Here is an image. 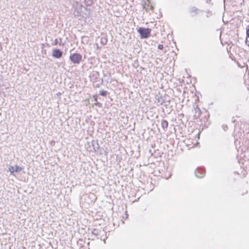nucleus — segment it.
<instances>
[{
  "label": "nucleus",
  "instance_id": "0eeeda50",
  "mask_svg": "<svg viewBox=\"0 0 249 249\" xmlns=\"http://www.w3.org/2000/svg\"><path fill=\"white\" fill-rule=\"evenodd\" d=\"M85 4L87 6H90L93 3L92 0H84Z\"/></svg>",
  "mask_w": 249,
  "mask_h": 249
},
{
  "label": "nucleus",
  "instance_id": "20e7f679",
  "mask_svg": "<svg viewBox=\"0 0 249 249\" xmlns=\"http://www.w3.org/2000/svg\"><path fill=\"white\" fill-rule=\"evenodd\" d=\"M10 172L11 174H13L14 172H18L21 171L22 168L18 167V165L14 166H10L9 168Z\"/></svg>",
  "mask_w": 249,
  "mask_h": 249
},
{
  "label": "nucleus",
  "instance_id": "9d476101",
  "mask_svg": "<svg viewBox=\"0 0 249 249\" xmlns=\"http://www.w3.org/2000/svg\"><path fill=\"white\" fill-rule=\"evenodd\" d=\"M158 48L160 50H162L163 48V46L162 44H159L158 46Z\"/></svg>",
  "mask_w": 249,
  "mask_h": 249
},
{
  "label": "nucleus",
  "instance_id": "423d86ee",
  "mask_svg": "<svg viewBox=\"0 0 249 249\" xmlns=\"http://www.w3.org/2000/svg\"><path fill=\"white\" fill-rule=\"evenodd\" d=\"M161 125L162 128L164 130H165L167 128V127L168 126V123L166 120H163L161 121Z\"/></svg>",
  "mask_w": 249,
  "mask_h": 249
},
{
  "label": "nucleus",
  "instance_id": "39448f33",
  "mask_svg": "<svg viewBox=\"0 0 249 249\" xmlns=\"http://www.w3.org/2000/svg\"><path fill=\"white\" fill-rule=\"evenodd\" d=\"M190 11L191 14H199L200 10L195 7H192L190 8Z\"/></svg>",
  "mask_w": 249,
  "mask_h": 249
},
{
  "label": "nucleus",
  "instance_id": "f8f14e48",
  "mask_svg": "<svg viewBox=\"0 0 249 249\" xmlns=\"http://www.w3.org/2000/svg\"><path fill=\"white\" fill-rule=\"evenodd\" d=\"M196 176L198 178H201V177H202V176H199V175H197V172H196Z\"/></svg>",
  "mask_w": 249,
  "mask_h": 249
},
{
  "label": "nucleus",
  "instance_id": "f03ea898",
  "mask_svg": "<svg viewBox=\"0 0 249 249\" xmlns=\"http://www.w3.org/2000/svg\"><path fill=\"white\" fill-rule=\"evenodd\" d=\"M138 32L140 34L141 38H146L149 36L151 30L148 28H140Z\"/></svg>",
  "mask_w": 249,
  "mask_h": 249
},
{
  "label": "nucleus",
  "instance_id": "f257e3e1",
  "mask_svg": "<svg viewBox=\"0 0 249 249\" xmlns=\"http://www.w3.org/2000/svg\"><path fill=\"white\" fill-rule=\"evenodd\" d=\"M69 58L73 64H78L82 61V56L80 53H73L70 54Z\"/></svg>",
  "mask_w": 249,
  "mask_h": 249
},
{
  "label": "nucleus",
  "instance_id": "9b49d317",
  "mask_svg": "<svg viewBox=\"0 0 249 249\" xmlns=\"http://www.w3.org/2000/svg\"><path fill=\"white\" fill-rule=\"evenodd\" d=\"M93 97H94V99H95V101L96 102H97V96H96V95H94V96H93Z\"/></svg>",
  "mask_w": 249,
  "mask_h": 249
},
{
  "label": "nucleus",
  "instance_id": "6e6552de",
  "mask_svg": "<svg viewBox=\"0 0 249 249\" xmlns=\"http://www.w3.org/2000/svg\"><path fill=\"white\" fill-rule=\"evenodd\" d=\"M107 94V91L106 90H101L100 91V95L103 96H106Z\"/></svg>",
  "mask_w": 249,
  "mask_h": 249
},
{
  "label": "nucleus",
  "instance_id": "1a4fd4ad",
  "mask_svg": "<svg viewBox=\"0 0 249 249\" xmlns=\"http://www.w3.org/2000/svg\"><path fill=\"white\" fill-rule=\"evenodd\" d=\"M94 105L96 106H98L99 107H102V104L101 103H100L99 102H96V103L94 104Z\"/></svg>",
  "mask_w": 249,
  "mask_h": 249
},
{
  "label": "nucleus",
  "instance_id": "7ed1b4c3",
  "mask_svg": "<svg viewBox=\"0 0 249 249\" xmlns=\"http://www.w3.org/2000/svg\"><path fill=\"white\" fill-rule=\"evenodd\" d=\"M53 56L56 58H59L62 55V52L59 49H54L53 51Z\"/></svg>",
  "mask_w": 249,
  "mask_h": 249
}]
</instances>
